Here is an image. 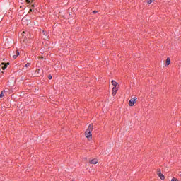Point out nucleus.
<instances>
[{"label": "nucleus", "instance_id": "f257e3e1", "mask_svg": "<svg viewBox=\"0 0 181 181\" xmlns=\"http://www.w3.org/2000/svg\"><path fill=\"white\" fill-rule=\"evenodd\" d=\"M93 124H90L88 127V129H86V131L85 132V135L86 136V138H88V139H91V132H93Z\"/></svg>", "mask_w": 181, "mask_h": 181}, {"label": "nucleus", "instance_id": "f03ea898", "mask_svg": "<svg viewBox=\"0 0 181 181\" xmlns=\"http://www.w3.org/2000/svg\"><path fill=\"white\" fill-rule=\"evenodd\" d=\"M136 98H132V99H130V100L129 101V105L130 107H134V105H135V103H136Z\"/></svg>", "mask_w": 181, "mask_h": 181}, {"label": "nucleus", "instance_id": "7ed1b4c3", "mask_svg": "<svg viewBox=\"0 0 181 181\" xmlns=\"http://www.w3.org/2000/svg\"><path fill=\"white\" fill-rule=\"evenodd\" d=\"M8 66H9V62H8L7 64L2 62L1 64H0V70H5L6 67H8Z\"/></svg>", "mask_w": 181, "mask_h": 181}, {"label": "nucleus", "instance_id": "20e7f679", "mask_svg": "<svg viewBox=\"0 0 181 181\" xmlns=\"http://www.w3.org/2000/svg\"><path fill=\"white\" fill-rule=\"evenodd\" d=\"M158 176L161 179V180H165V175L160 173V170H158L157 173Z\"/></svg>", "mask_w": 181, "mask_h": 181}, {"label": "nucleus", "instance_id": "39448f33", "mask_svg": "<svg viewBox=\"0 0 181 181\" xmlns=\"http://www.w3.org/2000/svg\"><path fill=\"white\" fill-rule=\"evenodd\" d=\"M90 163L91 165H97V163H98V160L97 158H94L90 161Z\"/></svg>", "mask_w": 181, "mask_h": 181}, {"label": "nucleus", "instance_id": "423d86ee", "mask_svg": "<svg viewBox=\"0 0 181 181\" xmlns=\"http://www.w3.org/2000/svg\"><path fill=\"white\" fill-rule=\"evenodd\" d=\"M117 91H118V88H112V95H115L117 94Z\"/></svg>", "mask_w": 181, "mask_h": 181}, {"label": "nucleus", "instance_id": "0eeeda50", "mask_svg": "<svg viewBox=\"0 0 181 181\" xmlns=\"http://www.w3.org/2000/svg\"><path fill=\"white\" fill-rule=\"evenodd\" d=\"M112 84L114 86L113 88H118V83H117L115 81H112Z\"/></svg>", "mask_w": 181, "mask_h": 181}, {"label": "nucleus", "instance_id": "6e6552de", "mask_svg": "<svg viewBox=\"0 0 181 181\" xmlns=\"http://www.w3.org/2000/svg\"><path fill=\"white\" fill-rule=\"evenodd\" d=\"M19 56V51L16 52V54L13 55V59H16Z\"/></svg>", "mask_w": 181, "mask_h": 181}, {"label": "nucleus", "instance_id": "1a4fd4ad", "mask_svg": "<svg viewBox=\"0 0 181 181\" xmlns=\"http://www.w3.org/2000/svg\"><path fill=\"white\" fill-rule=\"evenodd\" d=\"M166 64H167V66H169V64H170V58H167Z\"/></svg>", "mask_w": 181, "mask_h": 181}, {"label": "nucleus", "instance_id": "9d476101", "mask_svg": "<svg viewBox=\"0 0 181 181\" xmlns=\"http://www.w3.org/2000/svg\"><path fill=\"white\" fill-rule=\"evenodd\" d=\"M4 95H5V90L1 91V93L0 94V98H2V97H4Z\"/></svg>", "mask_w": 181, "mask_h": 181}, {"label": "nucleus", "instance_id": "9b49d317", "mask_svg": "<svg viewBox=\"0 0 181 181\" xmlns=\"http://www.w3.org/2000/svg\"><path fill=\"white\" fill-rule=\"evenodd\" d=\"M147 4H152V2H155V0H146Z\"/></svg>", "mask_w": 181, "mask_h": 181}, {"label": "nucleus", "instance_id": "f8f14e48", "mask_svg": "<svg viewBox=\"0 0 181 181\" xmlns=\"http://www.w3.org/2000/svg\"><path fill=\"white\" fill-rule=\"evenodd\" d=\"M30 66V63H27L26 64H25V67H29Z\"/></svg>", "mask_w": 181, "mask_h": 181}, {"label": "nucleus", "instance_id": "ddd939ff", "mask_svg": "<svg viewBox=\"0 0 181 181\" xmlns=\"http://www.w3.org/2000/svg\"><path fill=\"white\" fill-rule=\"evenodd\" d=\"M171 181H179V180H178L177 179L173 177V178L171 180Z\"/></svg>", "mask_w": 181, "mask_h": 181}, {"label": "nucleus", "instance_id": "4468645a", "mask_svg": "<svg viewBox=\"0 0 181 181\" xmlns=\"http://www.w3.org/2000/svg\"><path fill=\"white\" fill-rule=\"evenodd\" d=\"M26 3L30 4V5L32 4V3H30V0H26Z\"/></svg>", "mask_w": 181, "mask_h": 181}, {"label": "nucleus", "instance_id": "2eb2a0df", "mask_svg": "<svg viewBox=\"0 0 181 181\" xmlns=\"http://www.w3.org/2000/svg\"><path fill=\"white\" fill-rule=\"evenodd\" d=\"M30 12H33V10L32 8L29 10L28 13H30Z\"/></svg>", "mask_w": 181, "mask_h": 181}, {"label": "nucleus", "instance_id": "dca6fc26", "mask_svg": "<svg viewBox=\"0 0 181 181\" xmlns=\"http://www.w3.org/2000/svg\"><path fill=\"white\" fill-rule=\"evenodd\" d=\"M40 71V69H37V70H36V73H37V74H39Z\"/></svg>", "mask_w": 181, "mask_h": 181}, {"label": "nucleus", "instance_id": "f3484780", "mask_svg": "<svg viewBox=\"0 0 181 181\" xmlns=\"http://www.w3.org/2000/svg\"><path fill=\"white\" fill-rule=\"evenodd\" d=\"M48 78H49V80H52V76L49 75V76H48Z\"/></svg>", "mask_w": 181, "mask_h": 181}, {"label": "nucleus", "instance_id": "a211bd4d", "mask_svg": "<svg viewBox=\"0 0 181 181\" xmlns=\"http://www.w3.org/2000/svg\"><path fill=\"white\" fill-rule=\"evenodd\" d=\"M31 8H35V5L32 4Z\"/></svg>", "mask_w": 181, "mask_h": 181}, {"label": "nucleus", "instance_id": "6ab92c4d", "mask_svg": "<svg viewBox=\"0 0 181 181\" xmlns=\"http://www.w3.org/2000/svg\"><path fill=\"white\" fill-rule=\"evenodd\" d=\"M43 35H46V32L42 31Z\"/></svg>", "mask_w": 181, "mask_h": 181}, {"label": "nucleus", "instance_id": "aec40b11", "mask_svg": "<svg viewBox=\"0 0 181 181\" xmlns=\"http://www.w3.org/2000/svg\"><path fill=\"white\" fill-rule=\"evenodd\" d=\"M93 13H97V11H93Z\"/></svg>", "mask_w": 181, "mask_h": 181}, {"label": "nucleus", "instance_id": "412c9836", "mask_svg": "<svg viewBox=\"0 0 181 181\" xmlns=\"http://www.w3.org/2000/svg\"><path fill=\"white\" fill-rule=\"evenodd\" d=\"M25 33H26L25 31L23 32V35H25Z\"/></svg>", "mask_w": 181, "mask_h": 181}]
</instances>
